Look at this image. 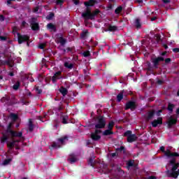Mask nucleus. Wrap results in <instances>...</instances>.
<instances>
[{"mask_svg": "<svg viewBox=\"0 0 179 179\" xmlns=\"http://www.w3.org/2000/svg\"><path fill=\"white\" fill-rule=\"evenodd\" d=\"M97 3V1L96 0H89L88 1L84 2L85 6H86L85 12L82 13V17H83L84 20H90V16L92 15V10L90 6H93Z\"/></svg>", "mask_w": 179, "mask_h": 179, "instance_id": "1", "label": "nucleus"}, {"mask_svg": "<svg viewBox=\"0 0 179 179\" xmlns=\"http://www.w3.org/2000/svg\"><path fill=\"white\" fill-rule=\"evenodd\" d=\"M12 125H13V123L10 122L7 127L6 131L3 133V136L1 137L2 143H5V142H7L8 139H9V134L13 131L12 129Z\"/></svg>", "mask_w": 179, "mask_h": 179, "instance_id": "2", "label": "nucleus"}, {"mask_svg": "<svg viewBox=\"0 0 179 179\" xmlns=\"http://www.w3.org/2000/svg\"><path fill=\"white\" fill-rule=\"evenodd\" d=\"M159 150L169 159H171V157H179V154L178 152H172L169 149H167L166 150V149L164 148V146L160 147Z\"/></svg>", "mask_w": 179, "mask_h": 179, "instance_id": "3", "label": "nucleus"}, {"mask_svg": "<svg viewBox=\"0 0 179 179\" xmlns=\"http://www.w3.org/2000/svg\"><path fill=\"white\" fill-rule=\"evenodd\" d=\"M96 129H103L106 128V119L104 116H98L97 123L95 124Z\"/></svg>", "mask_w": 179, "mask_h": 179, "instance_id": "4", "label": "nucleus"}, {"mask_svg": "<svg viewBox=\"0 0 179 179\" xmlns=\"http://www.w3.org/2000/svg\"><path fill=\"white\" fill-rule=\"evenodd\" d=\"M29 24L31 30H33L34 31H38V30H40V24H38V20H37V18H31V20H29Z\"/></svg>", "mask_w": 179, "mask_h": 179, "instance_id": "5", "label": "nucleus"}, {"mask_svg": "<svg viewBox=\"0 0 179 179\" xmlns=\"http://www.w3.org/2000/svg\"><path fill=\"white\" fill-rule=\"evenodd\" d=\"M136 107H138L136 102L134 101H129L125 104L124 110H131V111H135V110H136Z\"/></svg>", "mask_w": 179, "mask_h": 179, "instance_id": "6", "label": "nucleus"}, {"mask_svg": "<svg viewBox=\"0 0 179 179\" xmlns=\"http://www.w3.org/2000/svg\"><path fill=\"white\" fill-rule=\"evenodd\" d=\"M18 44H23L30 41V36L28 35H22L20 33L17 34Z\"/></svg>", "mask_w": 179, "mask_h": 179, "instance_id": "7", "label": "nucleus"}, {"mask_svg": "<svg viewBox=\"0 0 179 179\" xmlns=\"http://www.w3.org/2000/svg\"><path fill=\"white\" fill-rule=\"evenodd\" d=\"M163 61H164V57H158L151 59V62L153 64L155 69H157V68H159V64L160 62H163Z\"/></svg>", "mask_w": 179, "mask_h": 179, "instance_id": "8", "label": "nucleus"}, {"mask_svg": "<svg viewBox=\"0 0 179 179\" xmlns=\"http://www.w3.org/2000/svg\"><path fill=\"white\" fill-rule=\"evenodd\" d=\"M176 159L174 157H172L171 159L169 161V164L172 166V168L171 169V171H176L177 169L179 167V162H176Z\"/></svg>", "mask_w": 179, "mask_h": 179, "instance_id": "9", "label": "nucleus"}, {"mask_svg": "<svg viewBox=\"0 0 179 179\" xmlns=\"http://www.w3.org/2000/svg\"><path fill=\"white\" fill-rule=\"evenodd\" d=\"M59 79H62V71H58L54 74L52 77V83H57V81L59 80Z\"/></svg>", "mask_w": 179, "mask_h": 179, "instance_id": "10", "label": "nucleus"}, {"mask_svg": "<svg viewBox=\"0 0 179 179\" xmlns=\"http://www.w3.org/2000/svg\"><path fill=\"white\" fill-rule=\"evenodd\" d=\"M9 136H10L12 139H13V138H22L23 136V131L17 132L13 130L9 134Z\"/></svg>", "mask_w": 179, "mask_h": 179, "instance_id": "11", "label": "nucleus"}, {"mask_svg": "<svg viewBox=\"0 0 179 179\" xmlns=\"http://www.w3.org/2000/svg\"><path fill=\"white\" fill-rule=\"evenodd\" d=\"M162 124H163V118L162 117H158L157 120H154L151 122V125H152V127H153V128H156L157 127V125H162Z\"/></svg>", "mask_w": 179, "mask_h": 179, "instance_id": "12", "label": "nucleus"}, {"mask_svg": "<svg viewBox=\"0 0 179 179\" xmlns=\"http://www.w3.org/2000/svg\"><path fill=\"white\" fill-rule=\"evenodd\" d=\"M167 177H172L173 178H177L178 177V173L177 171H166Z\"/></svg>", "mask_w": 179, "mask_h": 179, "instance_id": "13", "label": "nucleus"}, {"mask_svg": "<svg viewBox=\"0 0 179 179\" xmlns=\"http://www.w3.org/2000/svg\"><path fill=\"white\" fill-rule=\"evenodd\" d=\"M101 11L99 10V8L95 9L94 11L91 13V15L90 16V20H94V17L99 15V13H101Z\"/></svg>", "mask_w": 179, "mask_h": 179, "instance_id": "14", "label": "nucleus"}, {"mask_svg": "<svg viewBox=\"0 0 179 179\" xmlns=\"http://www.w3.org/2000/svg\"><path fill=\"white\" fill-rule=\"evenodd\" d=\"M69 137L68 136H63L59 138H57V142L61 143V145H65V141H69Z\"/></svg>", "mask_w": 179, "mask_h": 179, "instance_id": "15", "label": "nucleus"}, {"mask_svg": "<svg viewBox=\"0 0 179 179\" xmlns=\"http://www.w3.org/2000/svg\"><path fill=\"white\" fill-rule=\"evenodd\" d=\"M177 124V118H173V116H171L168 122V127H171L173 125Z\"/></svg>", "mask_w": 179, "mask_h": 179, "instance_id": "16", "label": "nucleus"}, {"mask_svg": "<svg viewBox=\"0 0 179 179\" xmlns=\"http://www.w3.org/2000/svg\"><path fill=\"white\" fill-rule=\"evenodd\" d=\"M155 110H150L148 113V115L146 117V120L147 121H150V120L153 119V117H155Z\"/></svg>", "mask_w": 179, "mask_h": 179, "instance_id": "17", "label": "nucleus"}, {"mask_svg": "<svg viewBox=\"0 0 179 179\" xmlns=\"http://www.w3.org/2000/svg\"><path fill=\"white\" fill-rule=\"evenodd\" d=\"M138 139V137L136 136V134H134L127 138V142L129 143H132V142H135Z\"/></svg>", "mask_w": 179, "mask_h": 179, "instance_id": "18", "label": "nucleus"}, {"mask_svg": "<svg viewBox=\"0 0 179 179\" xmlns=\"http://www.w3.org/2000/svg\"><path fill=\"white\" fill-rule=\"evenodd\" d=\"M91 139H92L94 142H97V141H100L101 139V136L94 133H91Z\"/></svg>", "mask_w": 179, "mask_h": 179, "instance_id": "19", "label": "nucleus"}, {"mask_svg": "<svg viewBox=\"0 0 179 179\" xmlns=\"http://www.w3.org/2000/svg\"><path fill=\"white\" fill-rule=\"evenodd\" d=\"M1 103H6L7 106H9V103H10V96L6 95L1 99Z\"/></svg>", "mask_w": 179, "mask_h": 179, "instance_id": "20", "label": "nucleus"}, {"mask_svg": "<svg viewBox=\"0 0 179 179\" xmlns=\"http://www.w3.org/2000/svg\"><path fill=\"white\" fill-rule=\"evenodd\" d=\"M57 43H59L60 45L64 47V45H65V44H66L67 41H66V39H65V38H64L62 36H61L58 38Z\"/></svg>", "mask_w": 179, "mask_h": 179, "instance_id": "21", "label": "nucleus"}, {"mask_svg": "<svg viewBox=\"0 0 179 179\" xmlns=\"http://www.w3.org/2000/svg\"><path fill=\"white\" fill-rule=\"evenodd\" d=\"M47 29L50 31H54L55 33L57 31V27H55L52 23L48 24Z\"/></svg>", "mask_w": 179, "mask_h": 179, "instance_id": "22", "label": "nucleus"}, {"mask_svg": "<svg viewBox=\"0 0 179 179\" xmlns=\"http://www.w3.org/2000/svg\"><path fill=\"white\" fill-rule=\"evenodd\" d=\"M146 66H147L146 70L148 72H152V71H153V69H155V66L152 65V63H150V62H146Z\"/></svg>", "mask_w": 179, "mask_h": 179, "instance_id": "23", "label": "nucleus"}, {"mask_svg": "<svg viewBox=\"0 0 179 179\" xmlns=\"http://www.w3.org/2000/svg\"><path fill=\"white\" fill-rule=\"evenodd\" d=\"M102 135L103 136H110V135H114V131L108 129L103 131Z\"/></svg>", "mask_w": 179, "mask_h": 179, "instance_id": "24", "label": "nucleus"}, {"mask_svg": "<svg viewBox=\"0 0 179 179\" xmlns=\"http://www.w3.org/2000/svg\"><path fill=\"white\" fill-rule=\"evenodd\" d=\"M14 104H17V99H16V97H15V96L12 95L10 97L9 106H13Z\"/></svg>", "mask_w": 179, "mask_h": 179, "instance_id": "25", "label": "nucleus"}, {"mask_svg": "<svg viewBox=\"0 0 179 179\" xmlns=\"http://www.w3.org/2000/svg\"><path fill=\"white\" fill-rule=\"evenodd\" d=\"M59 92L62 94V96H64V97L68 94V89L64 87H61L59 90Z\"/></svg>", "mask_w": 179, "mask_h": 179, "instance_id": "26", "label": "nucleus"}, {"mask_svg": "<svg viewBox=\"0 0 179 179\" xmlns=\"http://www.w3.org/2000/svg\"><path fill=\"white\" fill-rule=\"evenodd\" d=\"M108 31H117L118 27H117L115 25L109 24L108 27Z\"/></svg>", "mask_w": 179, "mask_h": 179, "instance_id": "27", "label": "nucleus"}, {"mask_svg": "<svg viewBox=\"0 0 179 179\" xmlns=\"http://www.w3.org/2000/svg\"><path fill=\"white\" fill-rule=\"evenodd\" d=\"M34 129V124H33V120L31 119L29 120V132H33Z\"/></svg>", "mask_w": 179, "mask_h": 179, "instance_id": "28", "label": "nucleus"}, {"mask_svg": "<svg viewBox=\"0 0 179 179\" xmlns=\"http://www.w3.org/2000/svg\"><path fill=\"white\" fill-rule=\"evenodd\" d=\"M68 162H70V163L72 164L73 163H76L78 162V159L76 158L74 155H70V157L68 158Z\"/></svg>", "mask_w": 179, "mask_h": 179, "instance_id": "29", "label": "nucleus"}, {"mask_svg": "<svg viewBox=\"0 0 179 179\" xmlns=\"http://www.w3.org/2000/svg\"><path fill=\"white\" fill-rule=\"evenodd\" d=\"M69 119V117L66 115H64L61 116L62 122L63 124H68V120Z\"/></svg>", "mask_w": 179, "mask_h": 179, "instance_id": "30", "label": "nucleus"}, {"mask_svg": "<svg viewBox=\"0 0 179 179\" xmlns=\"http://www.w3.org/2000/svg\"><path fill=\"white\" fill-rule=\"evenodd\" d=\"M124 99V90L120 92L117 95V101L120 103L121 100Z\"/></svg>", "mask_w": 179, "mask_h": 179, "instance_id": "31", "label": "nucleus"}, {"mask_svg": "<svg viewBox=\"0 0 179 179\" xmlns=\"http://www.w3.org/2000/svg\"><path fill=\"white\" fill-rule=\"evenodd\" d=\"M64 66L67 69H72L73 68V64L72 63L69 64V62H65L64 64Z\"/></svg>", "mask_w": 179, "mask_h": 179, "instance_id": "32", "label": "nucleus"}, {"mask_svg": "<svg viewBox=\"0 0 179 179\" xmlns=\"http://www.w3.org/2000/svg\"><path fill=\"white\" fill-rule=\"evenodd\" d=\"M115 124V123L113 121L109 122L107 126L108 129H109L110 131H113V129H114Z\"/></svg>", "mask_w": 179, "mask_h": 179, "instance_id": "33", "label": "nucleus"}, {"mask_svg": "<svg viewBox=\"0 0 179 179\" xmlns=\"http://www.w3.org/2000/svg\"><path fill=\"white\" fill-rule=\"evenodd\" d=\"M127 167H135V161L130 159L127 163Z\"/></svg>", "mask_w": 179, "mask_h": 179, "instance_id": "34", "label": "nucleus"}, {"mask_svg": "<svg viewBox=\"0 0 179 179\" xmlns=\"http://www.w3.org/2000/svg\"><path fill=\"white\" fill-rule=\"evenodd\" d=\"M135 26L136 29H141V27H142V24H141V20H139V18L136 19Z\"/></svg>", "mask_w": 179, "mask_h": 179, "instance_id": "35", "label": "nucleus"}, {"mask_svg": "<svg viewBox=\"0 0 179 179\" xmlns=\"http://www.w3.org/2000/svg\"><path fill=\"white\" fill-rule=\"evenodd\" d=\"M20 87V81H17L13 86V90H19Z\"/></svg>", "mask_w": 179, "mask_h": 179, "instance_id": "36", "label": "nucleus"}, {"mask_svg": "<svg viewBox=\"0 0 179 179\" xmlns=\"http://www.w3.org/2000/svg\"><path fill=\"white\" fill-rule=\"evenodd\" d=\"M48 117V115H47V113H44L43 117V116H38V120H39V121H41L42 122H44V118L45 120H47Z\"/></svg>", "mask_w": 179, "mask_h": 179, "instance_id": "37", "label": "nucleus"}, {"mask_svg": "<svg viewBox=\"0 0 179 179\" xmlns=\"http://www.w3.org/2000/svg\"><path fill=\"white\" fill-rule=\"evenodd\" d=\"M122 12V6H120L115 10V13L116 15H120Z\"/></svg>", "mask_w": 179, "mask_h": 179, "instance_id": "38", "label": "nucleus"}, {"mask_svg": "<svg viewBox=\"0 0 179 179\" xmlns=\"http://www.w3.org/2000/svg\"><path fill=\"white\" fill-rule=\"evenodd\" d=\"M131 135H132V131L127 130L124 133L123 136L129 138V136H131Z\"/></svg>", "mask_w": 179, "mask_h": 179, "instance_id": "39", "label": "nucleus"}, {"mask_svg": "<svg viewBox=\"0 0 179 179\" xmlns=\"http://www.w3.org/2000/svg\"><path fill=\"white\" fill-rule=\"evenodd\" d=\"M7 146L9 149H13L15 148V142L13 141L11 142H7Z\"/></svg>", "mask_w": 179, "mask_h": 179, "instance_id": "40", "label": "nucleus"}, {"mask_svg": "<svg viewBox=\"0 0 179 179\" xmlns=\"http://www.w3.org/2000/svg\"><path fill=\"white\" fill-rule=\"evenodd\" d=\"M155 38L157 40V43L162 41V35L157 34L155 35Z\"/></svg>", "mask_w": 179, "mask_h": 179, "instance_id": "41", "label": "nucleus"}, {"mask_svg": "<svg viewBox=\"0 0 179 179\" xmlns=\"http://www.w3.org/2000/svg\"><path fill=\"white\" fill-rule=\"evenodd\" d=\"M87 163L89 166H91V167H94V160L93 158H90Z\"/></svg>", "mask_w": 179, "mask_h": 179, "instance_id": "42", "label": "nucleus"}, {"mask_svg": "<svg viewBox=\"0 0 179 179\" xmlns=\"http://www.w3.org/2000/svg\"><path fill=\"white\" fill-rule=\"evenodd\" d=\"M87 34H89L88 31H83L80 34L81 38H86V37H87Z\"/></svg>", "mask_w": 179, "mask_h": 179, "instance_id": "43", "label": "nucleus"}, {"mask_svg": "<svg viewBox=\"0 0 179 179\" xmlns=\"http://www.w3.org/2000/svg\"><path fill=\"white\" fill-rule=\"evenodd\" d=\"M10 118L13 120V121H16L17 118H19V116L15 113H11L10 114Z\"/></svg>", "mask_w": 179, "mask_h": 179, "instance_id": "44", "label": "nucleus"}, {"mask_svg": "<svg viewBox=\"0 0 179 179\" xmlns=\"http://www.w3.org/2000/svg\"><path fill=\"white\" fill-rule=\"evenodd\" d=\"M91 54H90V51L87 50L83 52V57H84L85 58H87V57H90Z\"/></svg>", "mask_w": 179, "mask_h": 179, "instance_id": "45", "label": "nucleus"}, {"mask_svg": "<svg viewBox=\"0 0 179 179\" xmlns=\"http://www.w3.org/2000/svg\"><path fill=\"white\" fill-rule=\"evenodd\" d=\"M116 152H123V153H125V147L120 146V148H117L115 149Z\"/></svg>", "mask_w": 179, "mask_h": 179, "instance_id": "46", "label": "nucleus"}, {"mask_svg": "<svg viewBox=\"0 0 179 179\" xmlns=\"http://www.w3.org/2000/svg\"><path fill=\"white\" fill-rule=\"evenodd\" d=\"M52 148H53L55 149H59V148H61V145H59L58 143L54 142L52 144Z\"/></svg>", "mask_w": 179, "mask_h": 179, "instance_id": "47", "label": "nucleus"}, {"mask_svg": "<svg viewBox=\"0 0 179 179\" xmlns=\"http://www.w3.org/2000/svg\"><path fill=\"white\" fill-rule=\"evenodd\" d=\"M174 108V104L169 103L168 104V110L169 111H171V113H173V109Z\"/></svg>", "mask_w": 179, "mask_h": 179, "instance_id": "48", "label": "nucleus"}, {"mask_svg": "<svg viewBox=\"0 0 179 179\" xmlns=\"http://www.w3.org/2000/svg\"><path fill=\"white\" fill-rule=\"evenodd\" d=\"M10 162H12V159L9 158V159H6L3 162V164H4V166L8 165V164L10 163Z\"/></svg>", "mask_w": 179, "mask_h": 179, "instance_id": "49", "label": "nucleus"}, {"mask_svg": "<svg viewBox=\"0 0 179 179\" xmlns=\"http://www.w3.org/2000/svg\"><path fill=\"white\" fill-rule=\"evenodd\" d=\"M35 90H36L37 94H41V93H43V90L40 89L38 87H36L35 88Z\"/></svg>", "mask_w": 179, "mask_h": 179, "instance_id": "50", "label": "nucleus"}, {"mask_svg": "<svg viewBox=\"0 0 179 179\" xmlns=\"http://www.w3.org/2000/svg\"><path fill=\"white\" fill-rule=\"evenodd\" d=\"M54 13H50L47 17L46 19H48V20H51V19H52V17H54Z\"/></svg>", "mask_w": 179, "mask_h": 179, "instance_id": "51", "label": "nucleus"}, {"mask_svg": "<svg viewBox=\"0 0 179 179\" xmlns=\"http://www.w3.org/2000/svg\"><path fill=\"white\" fill-rule=\"evenodd\" d=\"M38 79L39 82H43V80H44V77L43 76V75L39 74L38 76Z\"/></svg>", "mask_w": 179, "mask_h": 179, "instance_id": "52", "label": "nucleus"}, {"mask_svg": "<svg viewBox=\"0 0 179 179\" xmlns=\"http://www.w3.org/2000/svg\"><path fill=\"white\" fill-rule=\"evenodd\" d=\"M46 44L45 43H41L39 44L38 48H40V50H44V48H45Z\"/></svg>", "mask_w": 179, "mask_h": 179, "instance_id": "53", "label": "nucleus"}, {"mask_svg": "<svg viewBox=\"0 0 179 179\" xmlns=\"http://www.w3.org/2000/svg\"><path fill=\"white\" fill-rule=\"evenodd\" d=\"M93 134H95L96 135H99V134H101V130L96 129H95L94 132H92Z\"/></svg>", "mask_w": 179, "mask_h": 179, "instance_id": "54", "label": "nucleus"}, {"mask_svg": "<svg viewBox=\"0 0 179 179\" xmlns=\"http://www.w3.org/2000/svg\"><path fill=\"white\" fill-rule=\"evenodd\" d=\"M73 49H75V47H73V48L68 47L66 48V51H67V52H72V51H73Z\"/></svg>", "mask_w": 179, "mask_h": 179, "instance_id": "55", "label": "nucleus"}, {"mask_svg": "<svg viewBox=\"0 0 179 179\" xmlns=\"http://www.w3.org/2000/svg\"><path fill=\"white\" fill-rule=\"evenodd\" d=\"M56 3L57 5H62V3H64V0H57Z\"/></svg>", "mask_w": 179, "mask_h": 179, "instance_id": "56", "label": "nucleus"}, {"mask_svg": "<svg viewBox=\"0 0 179 179\" xmlns=\"http://www.w3.org/2000/svg\"><path fill=\"white\" fill-rule=\"evenodd\" d=\"M165 64H170L171 62V58H166L165 59Z\"/></svg>", "mask_w": 179, "mask_h": 179, "instance_id": "57", "label": "nucleus"}, {"mask_svg": "<svg viewBox=\"0 0 179 179\" xmlns=\"http://www.w3.org/2000/svg\"><path fill=\"white\" fill-rule=\"evenodd\" d=\"M0 40H1V41H6L7 38H6V36H0Z\"/></svg>", "mask_w": 179, "mask_h": 179, "instance_id": "58", "label": "nucleus"}, {"mask_svg": "<svg viewBox=\"0 0 179 179\" xmlns=\"http://www.w3.org/2000/svg\"><path fill=\"white\" fill-rule=\"evenodd\" d=\"M38 9H40V8H38V6H36V7L34 9L33 12H34V13H37V12H38Z\"/></svg>", "mask_w": 179, "mask_h": 179, "instance_id": "59", "label": "nucleus"}, {"mask_svg": "<svg viewBox=\"0 0 179 179\" xmlns=\"http://www.w3.org/2000/svg\"><path fill=\"white\" fill-rule=\"evenodd\" d=\"M45 82H46L47 83H50L51 82V78H45Z\"/></svg>", "mask_w": 179, "mask_h": 179, "instance_id": "60", "label": "nucleus"}, {"mask_svg": "<svg viewBox=\"0 0 179 179\" xmlns=\"http://www.w3.org/2000/svg\"><path fill=\"white\" fill-rule=\"evenodd\" d=\"M173 52H176V53L179 52V48H173Z\"/></svg>", "mask_w": 179, "mask_h": 179, "instance_id": "61", "label": "nucleus"}, {"mask_svg": "<svg viewBox=\"0 0 179 179\" xmlns=\"http://www.w3.org/2000/svg\"><path fill=\"white\" fill-rule=\"evenodd\" d=\"M73 2L75 5H79V0H73Z\"/></svg>", "mask_w": 179, "mask_h": 179, "instance_id": "62", "label": "nucleus"}, {"mask_svg": "<svg viewBox=\"0 0 179 179\" xmlns=\"http://www.w3.org/2000/svg\"><path fill=\"white\" fill-rule=\"evenodd\" d=\"M162 2L164 3H170V2H171V1H170V0H162Z\"/></svg>", "mask_w": 179, "mask_h": 179, "instance_id": "63", "label": "nucleus"}, {"mask_svg": "<svg viewBox=\"0 0 179 179\" xmlns=\"http://www.w3.org/2000/svg\"><path fill=\"white\" fill-rule=\"evenodd\" d=\"M147 179H157V178H156V176H151L147 178Z\"/></svg>", "mask_w": 179, "mask_h": 179, "instance_id": "64", "label": "nucleus"}]
</instances>
